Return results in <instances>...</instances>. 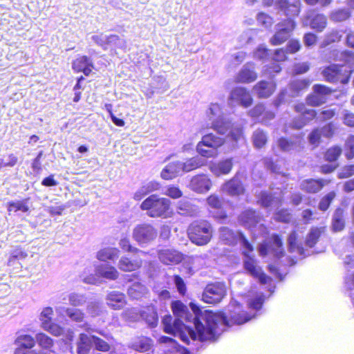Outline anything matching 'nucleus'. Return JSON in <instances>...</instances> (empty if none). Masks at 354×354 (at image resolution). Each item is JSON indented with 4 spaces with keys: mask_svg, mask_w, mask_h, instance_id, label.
I'll return each mask as SVG.
<instances>
[{
    "mask_svg": "<svg viewBox=\"0 0 354 354\" xmlns=\"http://www.w3.org/2000/svg\"><path fill=\"white\" fill-rule=\"evenodd\" d=\"M119 256V250L115 248H106L100 250L97 254V258L102 261L108 260L113 261Z\"/></svg>",
    "mask_w": 354,
    "mask_h": 354,
    "instance_id": "4c0bfd02",
    "label": "nucleus"
},
{
    "mask_svg": "<svg viewBox=\"0 0 354 354\" xmlns=\"http://www.w3.org/2000/svg\"><path fill=\"white\" fill-rule=\"evenodd\" d=\"M183 168L181 161L171 162L162 170L160 176L165 180H171L178 176H181L184 173Z\"/></svg>",
    "mask_w": 354,
    "mask_h": 354,
    "instance_id": "5701e85b",
    "label": "nucleus"
},
{
    "mask_svg": "<svg viewBox=\"0 0 354 354\" xmlns=\"http://www.w3.org/2000/svg\"><path fill=\"white\" fill-rule=\"evenodd\" d=\"M162 323L164 326V331L168 334H174L176 330L180 329L185 326L184 322L180 319H175L171 315H165L162 319Z\"/></svg>",
    "mask_w": 354,
    "mask_h": 354,
    "instance_id": "c85d7f7f",
    "label": "nucleus"
},
{
    "mask_svg": "<svg viewBox=\"0 0 354 354\" xmlns=\"http://www.w3.org/2000/svg\"><path fill=\"white\" fill-rule=\"evenodd\" d=\"M329 179H311V192L317 193L321 191L326 185L330 183Z\"/></svg>",
    "mask_w": 354,
    "mask_h": 354,
    "instance_id": "13d9d810",
    "label": "nucleus"
},
{
    "mask_svg": "<svg viewBox=\"0 0 354 354\" xmlns=\"http://www.w3.org/2000/svg\"><path fill=\"white\" fill-rule=\"evenodd\" d=\"M158 236L156 227L148 223L136 225L132 231V239L138 245L145 248L153 242Z\"/></svg>",
    "mask_w": 354,
    "mask_h": 354,
    "instance_id": "423d86ee",
    "label": "nucleus"
},
{
    "mask_svg": "<svg viewBox=\"0 0 354 354\" xmlns=\"http://www.w3.org/2000/svg\"><path fill=\"white\" fill-rule=\"evenodd\" d=\"M29 198H26L23 201H10L8 203V211L9 212L14 211H21L23 212H27L29 210L28 206V201Z\"/></svg>",
    "mask_w": 354,
    "mask_h": 354,
    "instance_id": "c03bdc74",
    "label": "nucleus"
},
{
    "mask_svg": "<svg viewBox=\"0 0 354 354\" xmlns=\"http://www.w3.org/2000/svg\"><path fill=\"white\" fill-rule=\"evenodd\" d=\"M92 339H93V346H94L95 349L101 351V352H109L112 346L106 341L101 339L100 337L92 335Z\"/></svg>",
    "mask_w": 354,
    "mask_h": 354,
    "instance_id": "de8ad7c7",
    "label": "nucleus"
},
{
    "mask_svg": "<svg viewBox=\"0 0 354 354\" xmlns=\"http://www.w3.org/2000/svg\"><path fill=\"white\" fill-rule=\"evenodd\" d=\"M232 167L233 158H228L212 165L210 169L214 175L219 176L221 175L228 174L231 171Z\"/></svg>",
    "mask_w": 354,
    "mask_h": 354,
    "instance_id": "bb28decb",
    "label": "nucleus"
},
{
    "mask_svg": "<svg viewBox=\"0 0 354 354\" xmlns=\"http://www.w3.org/2000/svg\"><path fill=\"white\" fill-rule=\"evenodd\" d=\"M334 91L335 90L325 85L315 84L313 93H311V106H319L326 103Z\"/></svg>",
    "mask_w": 354,
    "mask_h": 354,
    "instance_id": "ddd939ff",
    "label": "nucleus"
},
{
    "mask_svg": "<svg viewBox=\"0 0 354 354\" xmlns=\"http://www.w3.org/2000/svg\"><path fill=\"white\" fill-rule=\"evenodd\" d=\"M259 252L263 257L271 254L277 259H280L284 255L281 239L277 234H272L270 239L260 245Z\"/></svg>",
    "mask_w": 354,
    "mask_h": 354,
    "instance_id": "9d476101",
    "label": "nucleus"
},
{
    "mask_svg": "<svg viewBox=\"0 0 354 354\" xmlns=\"http://www.w3.org/2000/svg\"><path fill=\"white\" fill-rule=\"evenodd\" d=\"M212 234V226L206 221L194 222L188 228L189 239L198 245L207 244L210 241Z\"/></svg>",
    "mask_w": 354,
    "mask_h": 354,
    "instance_id": "20e7f679",
    "label": "nucleus"
},
{
    "mask_svg": "<svg viewBox=\"0 0 354 354\" xmlns=\"http://www.w3.org/2000/svg\"><path fill=\"white\" fill-rule=\"evenodd\" d=\"M345 156L350 160L354 158V136H351L345 144Z\"/></svg>",
    "mask_w": 354,
    "mask_h": 354,
    "instance_id": "69168bd1",
    "label": "nucleus"
},
{
    "mask_svg": "<svg viewBox=\"0 0 354 354\" xmlns=\"http://www.w3.org/2000/svg\"><path fill=\"white\" fill-rule=\"evenodd\" d=\"M336 196V194L334 191L330 192L324 196L319 203V209L322 211H326L330 205L331 202L333 201Z\"/></svg>",
    "mask_w": 354,
    "mask_h": 354,
    "instance_id": "5fc2aeb1",
    "label": "nucleus"
},
{
    "mask_svg": "<svg viewBox=\"0 0 354 354\" xmlns=\"http://www.w3.org/2000/svg\"><path fill=\"white\" fill-rule=\"evenodd\" d=\"M189 307L192 313L189 312L187 306L180 300L171 303L172 312L176 319H180L183 322L185 321L193 324L194 327L187 326L189 334L193 341H215L218 322L230 326V324H242L251 319L244 313H230L226 315L222 313H214L209 310H203L199 306L193 302H190Z\"/></svg>",
    "mask_w": 354,
    "mask_h": 354,
    "instance_id": "f257e3e1",
    "label": "nucleus"
},
{
    "mask_svg": "<svg viewBox=\"0 0 354 354\" xmlns=\"http://www.w3.org/2000/svg\"><path fill=\"white\" fill-rule=\"evenodd\" d=\"M187 326H186L185 324L184 326H183L179 330H175V333L174 334H171L172 335L174 336H177L178 335L180 339L184 342L186 344L189 345V337L192 339V338L191 337V336L189 335V332H188V328H187Z\"/></svg>",
    "mask_w": 354,
    "mask_h": 354,
    "instance_id": "e2e57ef3",
    "label": "nucleus"
},
{
    "mask_svg": "<svg viewBox=\"0 0 354 354\" xmlns=\"http://www.w3.org/2000/svg\"><path fill=\"white\" fill-rule=\"evenodd\" d=\"M106 304L114 310H120L126 304L125 295L119 291H111L106 295Z\"/></svg>",
    "mask_w": 354,
    "mask_h": 354,
    "instance_id": "393cba45",
    "label": "nucleus"
},
{
    "mask_svg": "<svg viewBox=\"0 0 354 354\" xmlns=\"http://www.w3.org/2000/svg\"><path fill=\"white\" fill-rule=\"evenodd\" d=\"M57 310L61 314L64 313L72 321L75 322H82L84 321L85 314L84 313L77 308H65L59 307Z\"/></svg>",
    "mask_w": 354,
    "mask_h": 354,
    "instance_id": "2f4dec72",
    "label": "nucleus"
},
{
    "mask_svg": "<svg viewBox=\"0 0 354 354\" xmlns=\"http://www.w3.org/2000/svg\"><path fill=\"white\" fill-rule=\"evenodd\" d=\"M295 26L293 19L283 20L276 26V33L271 38L270 41L273 45H279L286 41L290 36L291 32Z\"/></svg>",
    "mask_w": 354,
    "mask_h": 354,
    "instance_id": "9b49d317",
    "label": "nucleus"
},
{
    "mask_svg": "<svg viewBox=\"0 0 354 354\" xmlns=\"http://www.w3.org/2000/svg\"><path fill=\"white\" fill-rule=\"evenodd\" d=\"M107 42L108 48L115 47L120 49H125L127 48L126 41L116 35H109Z\"/></svg>",
    "mask_w": 354,
    "mask_h": 354,
    "instance_id": "3c124183",
    "label": "nucleus"
},
{
    "mask_svg": "<svg viewBox=\"0 0 354 354\" xmlns=\"http://www.w3.org/2000/svg\"><path fill=\"white\" fill-rule=\"evenodd\" d=\"M279 10L288 17L287 19L297 16L300 12V0H277Z\"/></svg>",
    "mask_w": 354,
    "mask_h": 354,
    "instance_id": "f3484780",
    "label": "nucleus"
},
{
    "mask_svg": "<svg viewBox=\"0 0 354 354\" xmlns=\"http://www.w3.org/2000/svg\"><path fill=\"white\" fill-rule=\"evenodd\" d=\"M304 133H301L296 135L295 138L288 140L284 138H281L278 140V146L283 151H299L304 148L305 141L304 139Z\"/></svg>",
    "mask_w": 354,
    "mask_h": 354,
    "instance_id": "2eb2a0df",
    "label": "nucleus"
},
{
    "mask_svg": "<svg viewBox=\"0 0 354 354\" xmlns=\"http://www.w3.org/2000/svg\"><path fill=\"white\" fill-rule=\"evenodd\" d=\"M344 209L338 207L335 209L332 221V225L334 231H341L344 227Z\"/></svg>",
    "mask_w": 354,
    "mask_h": 354,
    "instance_id": "ea45409f",
    "label": "nucleus"
},
{
    "mask_svg": "<svg viewBox=\"0 0 354 354\" xmlns=\"http://www.w3.org/2000/svg\"><path fill=\"white\" fill-rule=\"evenodd\" d=\"M211 121V127L219 134L223 135L230 129L225 138L217 137L212 133L203 136L202 140L197 145L196 150L200 156L187 158L182 162L183 171L188 173L206 165L205 158H213L217 155V149L224 143H229L230 149L237 147L239 141L242 137L241 128H232V124L228 117L221 113L218 104H212L207 112Z\"/></svg>",
    "mask_w": 354,
    "mask_h": 354,
    "instance_id": "f03ea898",
    "label": "nucleus"
},
{
    "mask_svg": "<svg viewBox=\"0 0 354 354\" xmlns=\"http://www.w3.org/2000/svg\"><path fill=\"white\" fill-rule=\"evenodd\" d=\"M86 311L91 317H97L102 312V304L97 301H89L86 306Z\"/></svg>",
    "mask_w": 354,
    "mask_h": 354,
    "instance_id": "6e6d98bb",
    "label": "nucleus"
},
{
    "mask_svg": "<svg viewBox=\"0 0 354 354\" xmlns=\"http://www.w3.org/2000/svg\"><path fill=\"white\" fill-rule=\"evenodd\" d=\"M342 148L341 146L333 145L325 150L323 153L324 159L328 162H336L342 154Z\"/></svg>",
    "mask_w": 354,
    "mask_h": 354,
    "instance_id": "72a5a7b5",
    "label": "nucleus"
},
{
    "mask_svg": "<svg viewBox=\"0 0 354 354\" xmlns=\"http://www.w3.org/2000/svg\"><path fill=\"white\" fill-rule=\"evenodd\" d=\"M295 110L299 115L292 122V127L296 129H301L308 122L310 115L309 110L304 103H299L295 106Z\"/></svg>",
    "mask_w": 354,
    "mask_h": 354,
    "instance_id": "4be33fe9",
    "label": "nucleus"
},
{
    "mask_svg": "<svg viewBox=\"0 0 354 354\" xmlns=\"http://www.w3.org/2000/svg\"><path fill=\"white\" fill-rule=\"evenodd\" d=\"M150 86L156 91V93L162 94L167 91L169 85L163 76H155L153 77Z\"/></svg>",
    "mask_w": 354,
    "mask_h": 354,
    "instance_id": "c9c22d12",
    "label": "nucleus"
},
{
    "mask_svg": "<svg viewBox=\"0 0 354 354\" xmlns=\"http://www.w3.org/2000/svg\"><path fill=\"white\" fill-rule=\"evenodd\" d=\"M353 176H354V164L344 165L337 174L339 179L348 178Z\"/></svg>",
    "mask_w": 354,
    "mask_h": 354,
    "instance_id": "4d7b16f0",
    "label": "nucleus"
},
{
    "mask_svg": "<svg viewBox=\"0 0 354 354\" xmlns=\"http://www.w3.org/2000/svg\"><path fill=\"white\" fill-rule=\"evenodd\" d=\"M352 72L346 65L330 64L324 68L322 75L328 82L346 84L349 82Z\"/></svg>",
    "mask_w": 354,
    "mask_h": 354,
    "instance_id": "39448f33",
    "label": "nucleus"
},
{
    "mask_svg": "<svg viewBox=\"0 0 354 354\" xmlns=\"http://www.w3.org/2000/svg\"><path fill=\"white\" fill-rule=\"evenodd\" d=\"M262 216L259 212L252 209L243 211L239 217L241 224L248 229L252 230L260 224Z\"/></svg>",
    "mask_w": 354,
    "mask_h": 354,
    "instance_id": "dca6fc26",
    "label": "nucleus"
},
{
    "mask_svg": "<svg viewBox=\"0 0 354 354\" xmlns=\"http://www.w3.org/2000/svg\"><path fill=\"white\" fill-rule=\"evenodd\" d=\"M252 140L257 148H261L267 142V135L262 129H258L253 133Z\"/></svg>",
    "mask_w": 354,
    "mask_h": 354,
    "instance_id": "09e8293b",
    "label": "nucleus"
},
{
    "mask_svg": "<svg viewBox=\"0 0 354 354\" xmlns=\"http://www.w3.org/2000/svg\"><path fill=\"white\" fill-rule=\"evenodd\" d=\"M227 295L225 285L222 282L208 283L201 295V300L207 304L220 303Z\"/></svg>",
    "mask_w": 354,
    "mask_h": 354,
    "instance_id": "6e6552de",
    "label": "nucleus"
},
{
    "mask_svg": "<svg viewBox=\"0 0 354 354\" xmlns=\"http://www.w3.org/2000/svg\"><path fill=\"white\" fill-rule=\"evenodd\" d=\"M326 26V18L323 15L317 14L311 18V28L322 31Z\"/></svg>",
    "mask_w": 354,
    "mask_h": 354,
    "instance_id": "8fccbe9b",
    "label": "nucleus"
},
{
    "mask_svg": "<svg viewBox=\"0 0 354 354\" xmlns=\"http://www.w3.org/2000/svg\"><path fill=\"white\" fill-rule=\"evenodd\" d=\"M169 207L170 201L168 198H160L156 194L149 196L140 205V209L146 210L147 214L152 218L165 216Z\"/></svg>",
    "mask_w": 354,
    "mask_h": 354,
    "instance_id": "7ed1b4c3",
    "label": "nucleus"
},
{
    "mask_svg": "<svg viewBox=\"0 0 354 354\" xmlns=\"http://www.w3.org/2000/svg\"><path fill=\"white\" fill-rule=\"evenodd\" d=\"M189 188L200 194L208 192L212 186V181L205 174H199L192 178Z\"/></svg>",
    "mask_w": 354,
    "mask_h": 354,
    "instance_id": "6ab92c4d",
    "label": "nucleus"
},
{
    "mask_svg": "<svg viewBox=\"0 0 354 354\" xmlns=\"http://www.w3.org/2000/svg\"><path fill=\"white\" fill-rule=\"evenodd\" d=\"M230 100L245 107H248L252 103L250 93L243 87H237L232 90L230 93Z\"/></svg>",
    "mask_w": 354,
    "mask_h": 354,
    "instance_id": "412c9836",
    "label": "nucleus"
},
{
    "mask_svg": "<svg viewBox=\"0 0 354 354\" xmlns=\"http://www.w3.org/2000/svg\"><path fill=\"white\" fill-rule=\"evenodd\" d=\"M35 339L39 346L45 349H50L53 345V339L44 333L37 334Z\"/></svg>",
    "mask_w": 354,
    "mask_h": 354,
    "instance_id": "864d4df0",
    "label": "nucleus"
},
{
    "mask_svg": "<svg viewBox=\"0 0 354 354\" xmlns=\"http://www.w3.org/2000/svg\"><path fill=\"white\" fill-rule=\"evenodd\" d=\"M53 313V309L50 307L45 308L40 315L42 328L50 332L55 336H59L62 333L63 329L57 324L51 322L50 315Z\"/></svg>",
    "mask_w": 354,
    "mask_h": 354,
    "instance_id": "4468645a",
    "label": "nucleus"
},
{
    "mask_svg": "<svg viewBox=\"0 0 354 354\" xmlns=\"http://www.w3.org/2000/svg\"><path fill=\"white\" fill-rule=\"evenodd\" d=\"M308 82L306 80H296L290 83L289 86V93L288 90L281 91L275 100L274 104L276 107L280 106L282 103L287 101L286 97H295L299 95L300 92L308 87Z\"/></svg>",
    "mask_w": 354,
    "mask_h": 354,
    "instance_id": "f8f14e48",
    "label": "nucleus"
},
{
    "mask_svg": "<svg viewBox=\"0 0 354 354\" xmlns=\"http://www.w3.org/2000/svg\"><path fill=\"white\" fill-rule=\"evenodd\" d=\"M158 342L161 344H165L170 346L172 349L178 350L180 347V345L177 342L176 340L173 339L172 337H169L167 336H161L158 339Z\"/></svg>",
    "mask_w": 354,
    "mask_h": 354,
    "instance_id": "774afa93",
    "label": "nucleus"
},
{
    "mask_svg": "<svg viewBox=\"0 0 354 354\" xmlns=\"http://www.w3.org/2000/svg\"><path fill=\"white\" fill-rule=\"evenodd\" d=\"M95 272L97 276L110 280H115L119 275L118 272L114 267L108 265L97 266Z\"/></svg>",
    "mask_w": 354,
    "mask_h": 354,
    "instance_id": "473e14b6",
    "label": "nucleus"
},
{
    "mask_svg": "<svg viewBox=\"0 0 354 354\" xmlns=\"http://www.w3.org/2000/svg\"><path fill=\"white\" fill-rule=\"evenodd\" d=\"M28 256L27 253L22 250L21 248H16L13 250L10 254V257L8 259V265H11L12 262L15 260H21L26 258Z\"/></svg>",
    "mask_w": 354,
    "mask_h": 354,
    "instance_id": "338daca9",
    "label": "nucleus"
},
{
    "mask_svg": "<svg viewBox=\"0 0 354 354\" xmlns=\"http://www.w3.org/2000/svg\"><path fill=\"white\" fill-rule=\"evenodd\" d=\"M297 234L295 232H292L288 238V247L290 252H297L299 255H305L304 248L299 245L297 241Z\"/></svg>",
    "mask_w": 354,
    "mask_h": 354,
    "instance_id": "a19ab883",
    "label": "nucleus"
},
{
    "mask_svg": "<svg viewBox=\"0 0 354 354\" xmlns=\"http://www.w3.org/2000/svg\"><path fill=\"white\" fill-rule=\"evenodd\" d=\"M336 114L335 109H328L316 111L311 110V118H315L319 122H324L332 119Z\"/></svg>",
    "mask_w": 354,
    "mask_h": 354,
    "instance_id": "58836bf2",
    "label": "nucleus"
},
{
    "mask_svg": "<svg viewBox=\"0 0 354 354\" xmlns=\"http://www.w3.org/2000/svg\"><path fill=\"white\" fill-rule=\"evenodd\" d=\"M158 258L164 264H178L183 259V254L173 249H164L158 251Z\"/></svg>",
    "mask_w": 354,
    "mask_h": 354,
    "instance_id": "aec40b11",
    "label": "nucleus"
},
{
    "mask_svg": "<svg viewBox=\"0 0 354 354\" xmlns=\"http://www.w3.org/2000/svg\"><path fill=\"white\" fill-rule=\"evenodd\" d=\"M219 238L225 245H234L239 242L243 249L253 251L252 245L241 232H234L227 227H221L219 229Z\"/></svg>",
    "mask_w": 354,
    "mask_h": 354,
    "instance_id": "0eeeda50",
    "label": "nucleus"
},
{
    "mask_svg": "<svg viewBox=\"0 0 354 354\" xmlns=\"http://www.w3.org/2000/svg\"><path fill=\"white\" fill-rule=\"evenodd\" d=\"M241 176L239 174L227 181L223 186V189L228 195L232 196H237L244 194L245 187L243 186Z\"/></svg>",
    "mask_w": 354,
    "mask_h": 354,
    "instance_id": "a211bd4d",
    "label": "nucleus"
},
{
    "mask_svg": "<svg viewBox=\"0 0 354 354\" xmlns=\"http://www.w3.org/2000/svg\"><path fill=\"white\" fill-rule=\"evenodd\" d=\"M275 85L273 83L261 81L254 86L253 91L259 97L267 98L273 93Z\"/></svg>",
    "mask_w": 354,
    "mask_h": 354,
    "instance_id": "c756f323",
    "label": "nucleus"
},
{
    "mask_svg": "<svg viewBox=\"0 0 354 354\" xmlns=\"http://www.w3.org/2000/svg\"><path fill=\"white\" fill-rule=\"evenodd\" d=\"M252 251H248L243 249L242 254L243 255V268L248 274L254 278L258 279L261 284H266L270 278L268 277L263 271L260 266H258L256 259L249 254Z\"/></svg>",
    "mask_w": 354,
    "mask_h": 354,
    "instance_id": "1a4fd4ad",
    "label": "nucleus"
},
{
    "mask_svg": "<svg viewBox=\"0 0 354 354\" xmlns=\"http://www.w3.org/2000/svg\"><path fill=\"white\" fill-rule=\"evenodd\" d=\"M140 263L136 261H131L127 257H122L119 261V268L124 272H131L140 268Z\"/></svg>",
    "mask_w": 354,
    "mask_h": 354,
    "instance_id": "37998d69",
    "label": "nucleus"
},
{
    "mask_svg": "<svg viewBox=\"0 0 354 354\" xmlns=\"http://www.w3.org/2000/svg\"><path fill=\"white\" fill-rule=\"evenodd\" d=\"M273 200L272 195L267 192H261L259 196V202L264 207H268L271 205Z\"/></svg>",
    "mask_w": 354,
    "mask_h": 354,
    "instance_id": "0e129e2a",
    "label": "nucleus"
},
{
    "mask_svg": "<svg viewBox=\"0 0 354 354\" xmlns=\"http://www.w3.org/2000/svg\"><path fill=\"white\" fill-rule=\"evenodd\" d=\"M178 213L183 216H194L197 213L196 206L187 200L183 199L178 203Z\"/></svg>",
    "mask_w": 354,
    "mask_h": 354,
    "instance_id": "f704fd0d",
    "label": "nucleus"
},
{
    "mask_svg": "<svg viewBox=\"0 0 354 354\" xmlns=\"http://www.w3.org/2000/svg\"><path fill=\"white\" fill-rule=\"evenodd\" d=\"M68 300L72 306L80 307L87 302V297L84 294L71 292L68 295Z\"/></svg>",
    "mask_w": 354,
    "mask_h": 354,
    "instance_id": "a18cd8bd",
    "label": "nucleus"
},
{
    "mask_svg": "<svg viewBox=\"0 0 354 354\" xmlns=\"http://www.w3.org/2000/svg\"><path fill=\"white\" fill-rule=\"evenodd\" d=\"M254 67L252 64H245L236 76L239 82L249 83L257 79V74L254 72Z\"/></svg>",
    "mask_w": 354,
    "mask_h": 354,
    "instance_id": "cd10ccee",
    "label": "nucleus"
},
{
    "mask_svg": "<svg viewBox=\"0 0 354 354\" xmlns=\"http://www.w3.org/2000/svg\"><path fill=\"white\" fill-rule=\"evenodd\" d=\"M142 319L145 320L150 328H155L158 325V315L154 306H149L140 313Z\"/></svg>",
    "mask_w": 354,
    "mask_h": 354,
    "instance_id": "7c9ffc66",
    "label": "nucleus"
},
{
    "mask_svg": "<svg viewBox=\"0 0 354 354\" xmlns=\"http://www.w3.org/2000/svg\"><path fill=\"white\" fill-rule=\"evenodd\" d=\"M351 16V12L347 9H339L333 12L330 19L335 22H342L348 19Z\"/></svg>",
    "mask_w": 354,
    "mask_h": 354,
    "instance_id": "603ef678",
    "label": "nucleus"
},
{
    "mask_svg": "<svg viewBox=\"0 0 354 354\" xmlns=\"http://www.w3.org/2000/svg\"><path fill=\"white\" fill-rule=\"evenodd\" d=\"M77 354H89L93 346L92 335L80 333L76 342Z\"/></svg>",
    "mask_w": 354,
    "mask_h": 354,
    "instance_id": "a878e982",
    "label": "nucleus"
},
{
    "mask_svg": "<svg viewBox=\"0 0 354 354\" xmlns=\"http://www.w3.org/2000/svg\"><path fill=\"white\" fill-rule=\"evenodd\" d=\"M108 36L100 33V35H94L91 37V39L98 46H101L103 50L108 49Z\"/></svg>",
    "mask_w": 354,
    "mask_h": 354,
    "instance_id": "052dcab7",
    "label": "nucleus"
},
{
    "mask_svg": "<svg viewBox=\"0 0 354 354\" xmlns=\"http://www.w3.org/2000/svg\"><path fill=\"white\" fill-rule=\"evenodd\" d=\"M146 287L140 283H134L128 288V295L133 299H139L146 292Z\"/></svg>",
    "mask_w": 354,
    "mask_h": 354,
    "instance_id": "79ce46f5",
    "label": "nucleus"
},
{
    "mask_svg": "<svg viewBox=\"0 0 354 354\" xmlns=\"http://www.w3.org/2000/svg\"><path fill=\"white\" fill-rule=\"evenodd\" d=\"M257 20L259 25H261L266 28L270 27L273 24L272 18L263 12H259L257 15Z\"/></svg>",
    "mask_w": 354,
    "mask_h": 354,
    "instance_id": "680f3d73",
    "label": "nucleus"
},
{
    "mask_svg": "<svg viewBox=\"0 0 354 354\" xmlns=\"http://www.w3.org/2000/svg\"><path fill=\"white\" fill-rule=\"evenodd\" d=\"M173 281L178 293L185 295L187 292V286L183 278L175 274L173 276Z\"/></svg>",
    "mask_w": 354,
    "mask_h": 354,
    "instance_id": "bf43d9fd",
    "label": "nucleus"
},
{
    "mask_svg": "<svg viewBox=\"0 0 354 354\" xmlns=\"http://www.w3.org/2000/svg\"><path fill=\"white\" fill-rule=\"evenodd\" d=\"M153 345V341L151 339L146 337H142L131 344V348L139 352H146L151 349Z\"/></svg>",
    "mask_w": 354,
    "mask_h": 354,
    "instance_id": "e433bc0d",
    "label": "nucleus"
},
{
    "mask_svg": "<svg viewBox=\"0 0 354 354\" xmlns=\"http://www.w3.org/2000/svg\"><path fill=\"white\" fill-rule=\"evenodd\" d=\"M15 344L17 346L24 347L29 350L34 346L35 340L29 335H21L17 337Z\"/></svg>",
    "mask_w": 354,
    "mask_h": 354,
    "instance_id": "49530a36",
    "label": "nucleus"
},
{
    "mask_svg": "<svg viewBox=\"0 0 354 354\" xmlns=\"http://www.w3.org/2000/svg\"><path fill=\"white\" fill-rule=\"evenodd\" d=\"M72 67L74 71L82 72L86 76H88L94 66L89 57L82 56L73 62Z\"/></svg>",
    "mask_w": 354,
    "mask_h": 354,
    "instance_id": "b1692460",
    "label": "nucleus"
}]
</instances>
